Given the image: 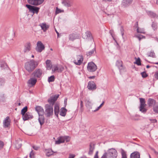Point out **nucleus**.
<instances>
[{"mask_svg":"<svg viewBox=\"0 0 158 158\" xmlns=\"http://www.w3.org/2000/svg\"><path fill=\"white\" fill-rule=\"evenodd\" d=\"M94 52H96L95 48H93L91 51L87 52L86 55L88 56H91L94 54Z\"/></svg>","mask_w":158,"mask_h":158,"instance_id":"obj_35","label":"nucleus"},{"mask_svg":"<svg viewBox=\"0 0 158 158\" xmlns=\"http://www.w3.org/2000/svg\"><path fill=\"white\" fill-rule=\"evenodd\" d=\"M62 3L65 6L67 7H71L72 4L71 0H63Z\"/></svg>","mask_w":158,"mask_h":158,"instance_id":"obj_18","label":"nucleus"},{"mask_svg":"<svg viewBox=\"0 0 158 158\" xmlns=\"http://www.w3.org/2000/svg\"><path fill=\"white\" fill-rule=\"evenodd\" d=\"M59 96V94H56L50 97L48 100V102L49 103V104L53 106Z\"/></svg>","mask_w":158,"mask_h":158,"instance_id":"obj_7","label":"nucleus"},{"mask_svg":"<svg viewBox=\"0 0 158 158\" xmlns=\"http://www.w3.org/2000/svg\"><path fill=\"white\" fill-rule=\"evenodd\" d=\"M31 49V45L29 43H27L26 46L24 49V52H29Z\"/></svg>","mask_w":158,"mask_h":158,"instance_id":"obj_32","label":"nucleus"},{"mask_svg":"<svg viewBox=\"0 0 158 158\" xmlns=\"http://www.w3.org/2000/svg\"><path fill=\"white\" fill-rule=\"evenodd\" d=\"M37 80L36 78L33 77L31 78L28 81L27 83L29 86L32 87L34 86L36 83Z\"/></svg>","mask_w":158,"mask_h":158,"instance_id":"obj_15","label":"nucleus"},{"mask_svg":"<svg viewBox=\"0 0 158 158\" xmlns=\"http://www.w3.org/2000/svg\"><path fill=\"white\" fill-rule=\"evenodd\" d=\"M94 149V144L92 143H90L89 145V150L88 154L91 155L93 154V150Z\"/></svg>","mask_w":158,"mask_h":158,"instance_id":"obj_26","label":"nucleus"},{"mask_svg":"<svg viewBox=\"0 0 158 158\" xmlns=\"http://www.w3.org/2000/svg\"><path fill=\"white\" fill-rule=\"evenodd\" d=\"M150 120L151 121V122L152 123H156L157 122V120L156 119H150Z\"/></svg>","mask_w":158,"mask_h":158,"instance_id":"obj_56","label":"nucleus"},{"mask_svg":"<svg viewBox=\"0 0 158 158\" xmlns=\"http://www.w3.org/2000/svg\"><path fill=\"white\" fill-rule=\"evenodd\" d=\"M33 116L31 113L29 112H27L23 116V120L26 121L29 119H31Z\"/></svg>","mask_w":158,"mask_h":158,"instance_id":"obj_16","label":"nucleus"},{"mask_svg":"<svg viewBox=\"0 0 158 158\" xmlns=\"http://www.w3.org/2000/svg\"><path fill=\"white\" fill-rule=\"evenodd\" d=\"M27 110V106H25L21 110V114H22V116L26 113Z\"/></svg>","mask_w":158,"mask_h":158,"instance_id":"obj_36","label":"nucleus"},{"mask_svg":"<svg viewBox=\"0 0 158 158\" xmlns=\"http://www.w3.org/2000/svg\"><path fill=\"white\" fill-rule=\"evenodd\" d=\"M68 137L60 136L58 138V140L55 141V144H59L61 143H64V142L65 139H66Z\"/></svg>","mask_w":158,"mask_h":158,"instance_id":"obj_20","label":"nucleus"},{"mask_svg":"<svg viewBox=\"0 0 158 158\" xmlns=\"http://www.w3.org/2000/svg\"><path fill=\"white\" fill-rule=\"evenodd\" d=\"M39 26L41 27V29L43 30L44 32H45L49 27V26L45 23H40Z\"/></svg>","mask_w":158,"mask_h":158,"instance_id":"obj_22","label":"nucleus"},{"mask_svg":"<svg viewBox=\"0 0 158 158\" xmlns=\"http://www.w3.org/2000/svg\"><path fill=\"white\" fill-rule=\"evenodd\" d=\"M104 102L103 101V102L101 104L100 106L101 107H102V106L104 105Z\"/></svg>","mask_w":158,"mask_h":158,"instance_id":"obj_63","label":"nucleus"},{"mask_svg":"<svg viewBox=\"0 0 158 158\" xmlns=\"http://www.w3.org/2000/svg\"><path fill=\"white\" fill-rule=\"evenodd\" d=\"M136 27H138V22H136L135 25L136 26Z\"/></svg>","mask_w":158,"mask_h":158,"instance_id":"obj_64","label":"nucleus"},{"mask_svg":"<svg viewBox=\"0 0 158 158\" xmlns=\"http://www.w3.org/2000/svg\"><path fill=\"white\" fill-rule=\"evenodd\" d=\"M4 145V143L1 141H0V150H1L3 147Z\"/></svg>","mask_w":158,"mask_h":158,"instance_id":"obj_48","label":"nucleus"},{"mask_svg":"<svg viewBox=\"0 0 158 158\" xmlns=\"http://www.w3.org/2000/svg\"><path fill=\"white\" fill-rule=\"evenodd\" d=\"M75 155L74 154H69V158H74Z\"/></svg>","mask_w":158,"mask_h":158,"instance_id":"obj_53","label":"nucleus"},{"mask_svg":"<svg viewBox=\"0 0 158 158\" xmlns=\"http://www.w3.org/2000/svg\"><path fill=\"white\" fill-rule=\"evenodd\" d=\"M135 64H136L138 65H141L140 59L139 58H138L136 60V61L134 63Z\"/></svg>","mask_w":158,"mask_h":158,"instance_id":"obj_42","label":"nucleus"},{"mask_svg":"<svg viewBox=\"0 0 158 158\" xmlns=\"http://www.w3.org/2000/svg\"><path fill=\"white\" fill-rule=\"evenodd\" d=\"M152 26L154 30H155V29H156V24L154 23H152Z\"/></svg>","mask_w":158,"mask_h":158,"instance_id":"obj_50","label":"nucleus"},{"mask_svg":"<svg viewBox=\"0 0 158 158\" xmlns=\"http://www.w3.org/2000/svg\"><path fill=\"white\" fill-rule=\"evenodd\" d=\"M83 58L81 55L77 56L74 57L73 61V63L76 65H80L82 63Z\"/></svg>","mask_w":158,"mask_h":158,"instance_id":"obj_6","label":"nucleus"},{"mask_svg":"<svg viewBox=\"0 0 158 158\" xmlns=\"http://www.w3.org/2000/svg\"><path fill=\"white\" fill-rule=\"evenodd\" d=\"M101 107H102L100 106H99L98 107H97V108L94 111V112H95V111H96L98 110Z\"/></svg>","mask_w":158,"mask_h":158,"instance_id":"obj_60","label":"nucleus"},{"mask_svg":"<svg viewBox=\"0 0 158 158\" xmlns=\"http://www.w3.org/2000/svg\"><path fill=\"white\" fill-rule=\"evenodd\" d=\"M136 37L139 39V41H140L142 39L145 38V37L144 36L141 35H137L136 36Z\"/></svg>","mask_w":158,"mask_h":158,"instance_id":"obj_44","label":"nucleus"},{"mask_svg":"<svg viewBox=\"0 0 158 158\" xmlns=\"http://www.w3.org/2000/svg\"><path fill=\"white\" fill-rule=\"evenodd\" d=\"M61 12V10L60 9H59L58 8V7H56V14H58Z\"/></svg>","mask_w":158,"mask_h":158,"instance_id":"obj_52","label":"nucleus"},{"mask_svg":"<svg viewBox=\"0 0 158 158\" xmlns=\"http://www.w3.org/2000/svg\"><path fill=\"white\" fill-rule=\"evenodd\" d=\"M67 111V110L65 108L62 107L60 109V114L62 116H65L66 114Z\"/></svg>","mask_w":158,"mask_h":158,"instance_id":"obj_27","label":"nucleus"},{"mask_svg":"<svg viewBox=\"0 0 158 158\" xmlns=\"http://www.w3.org/2000/svg\"><path fill=\"white\" fill-rule=\"evenodd\" d=\"M52 72L55 73L56 72H61L64 69V68L61 66H58L57 65L55 64L52 65Z\"/></svg>","mask_w":158,"mask_h":158,"instance_id":"obj_9","label":"nucleus"},{"mask_svg":"<svg viewBox=\"0 0 158 158\" xmlns=\"http://www.w3.org/2000/svg\"><path fill=\"white\" fill-rule=\"evenodd\" d=\"M7 65L5 62L4 61H0V67L2 69H4L6 68Z\"/></svg>","mask_w":158,"mask_h":158,"instance_id":"obj_34","label":"nucleus"},{"mask_svg":"<svg viewBox=\"0 0 158 158\" xmlns=\"http://www.w3.org/2000/svg\"><path fill=\"white\" fill-rule=\"evenodd\" d=\"M120 31H121L122 35L123 37V36L124 33V32H123L124 30L122 27H121L120 28Z\"/></svg>","mask_w":158,"mask_h":158,"instance_id":"obj_49","label":"nucleus"},{"mask_svg":"<svg viewBox=\"0 0 158 158\" xmlns=\"http://www.w3.org/2000/svg\"><path fill=\"white\" fill-rule=\"evenodd\" d=\"M45 152L46 156L48 157L53 155V152L51 149L46 150Z\"/></svg>","mask_w":158,"mask_h":158,"instance_id":"obj_33","label":"nucleus"},{"mask_svg":"<svg viewBox=\"0 0 158 158\" xmlns=\"http://www.w3.org/2000/svg\"><path fill=\"white\" fill-rule=\"evenodd\" d=\"M34 154L33 152V151L32 150L30 153L29 157L30 158H34Z\"/></svg>","mask_w":158,"mask_h":158,"instance_id":"obj_45","label":"nucleus"},{"mask_svg":"<svg viewBox=\"0 0 158 158\" xmlns=\"http://www.w3.org/2000/svg\"><path fill=\"white\" fill-rule=\"evenodd\" d=\"M153 109L155 113H158V102L153 106Z\"/></svg>","mask_w":158,"mask_h":158,"instance_id":"obj_37","label":"nucleus"},{"mask_svg":"<svg viewBox=\"0 0 158 158\" xmlns=\"http://www.w3.org/2000/svg\"><path fill=\"white\" fill-rule=\"evenodd\" d=\"M45 114L47 117H49L53 114V107L49 104H46L45 106Z\"/></svg>","mask_w":158,"mask_h":158,"instance_id":"obj_3","label":"nucleus"},{"mask_svg":"<svg viewBox=\"0 0 158 158\" xmlns=\"http://www.w3.org/2000/svg\"><path fill=\"white\" fill-rule=\"evenodd\" d=\"M44 48L45 47L41 41H38L37 42L35 49L37 52H40L44 49Z\"/></svg>","mask_w":158,"mask_h":158,"instance_id":"obj_12","label":"nucleus"},{"mask_svg":"<svg viewBox=\"0 0 158 158\" xmlns=\"http://www.w3.org/2000/svg\"><path fill=\"white\" fill-rule=\"evenodd\" d=\"M80 106H81V108H82L83 106V102L81 100V101Z\"/></svg>","mask_w":158,"mask_h":158,"instance_id":"obj_57","label":"nucleus"},{"mask_svg":"<svg viewBox=\"0 0 158 158\" xmlns=\"http://www.w3.org/2000/svg\"><path fill=\"white\" fill-rule=\"evenodd\" d=\"M102 1L105 2H110L112 1V0H102Z\"/></svg>","mask_w":158,"mask_h":158,"instance_id":"obj_62","label":"nucleus"},{"mask_svg":"<svg viewBox=\"0 0 158 158\" xmlns=\"http://www.w3.org/2000/svg\"><path fill=\"white\" fill-rule=\"evenodd\" d=\"M117 151L112 148L108 150L107 152L105 153L101 158H116L117 156Z\"/></svg>","mask_w":158,"mask_h":158,"instance_id":"obj_2","label":"nucleus"},{"mask_svg":"<svg viewBox=\"0 0 158 158\" xmlns=\"http://www.w3.org/2000/svg\"><path fill=\"white\" fill-rule=\"evenodd\" d=\"M11 120L8 116L6 117L3 121V126L4 128L9 127L10 125Z\"/></svg>","mask_w":158,"mask_h":158,"instance_id":"obj_13","label":"nucleus"},{"mask_svg":"<svg viewBox=\"0 0 158 158\" xmlns=\"http://www.w3.org/2000/svg\"><path fill=\"white\" fill-rule=\"evenodd\" d=\"M97 68V66L94 62H91L88 63L87 69L90 72L95 71Z\"/></svg>","mask_w":158,"mask_h":158,"instance_id":"obj_10","label":"nucleus"},{"mask_svg":"<svg viewBox=\"0 0 158 158\" xmlns=\"http://www.w3.org/2000/svg\"><path fill=\"white\" fill-rule=\"evenodd\" d=\"M98 152L97 151L94 156V158H98Z\"/></svg>","mask_w":158,"mask_h":158,"instance_id":"obj_55","label":"nucleus"},{"mask_svg":"<svg viewBox=\"0 0 158 158\" xmlns=\"http://www.w3.org/2000/svg\"><path fill=\"white\" fill-rule=\"evenodd\" d=\"M55 80V77L54 75H52L50 77H49L48 78V81L49 82H53Z\"/></svg>","mask_w":158,"mask_h":158,"instance_id":"obj_39","label":"nucleus"},{"mask_svg":"<svg viewBox=\"0 0 158 158\" xmlns=\"http://www.w3.org/2000/svg\"><path fill=\"white\" fill-rule=\"evenodd\" d=\"M133 1V0H123L122 5L125 7H127Z\"/></svg>","mask_w":158,"mask_h":158,"instance_id":"obj_21","label":"nucleus"},{"mask_svg":"<svg viewBox=\"0 0 158 158\" xmlns=\"http://www.w3.org/2000/svg\"><path fill=\"white\" fill-rule=\"evenodd\" d=\"M154 76L156 79H158V71L156 72Z\"/></svg>","mask_w":158,"mask_h":158,"instance_id":"obj_51","label":"nucleus"},{"mask_svg":"<svg viewBox=\"0 0 158 158\" xmlns=\"http://www.w3.org/2000/svg\"><path fill=\"white\" fill-rule=\"evenodd\" d=\"M64 137H68L65 139V140H66V142H69L70 140V139L69 138V137L68 136H64Z\"/></svg>","mask_w":158,"mask_h":158,"instance_id":"obj_58","label":"nucleus"},{"mask_svg":"<svg viewBox=\"0 0 158 158\" xmlns=\"http://www.w3.org/2000/svg\"><path fill=\"white\" fill-rule=\"evenodd\" d=\"M116 64L119 69L120 71L123 69V67L122 61L119 60L117 61Z\"/></svg>","mask_w":158,"mask_h":158,"instance_id":"obj_25","label":"nucleus"},{"mask_svg":"<svg viewBox=\"0 0 158 158\" xmlns=\"http://www.w3.org/2000/svg\"><path fill=\"white\" fill-rule=\"evenodd\" d=\"M39 63L34 60H31L25 63L24 67L26 70L29 73L32 72L37 66Z\"/></svg>","mask_w":158,"mask_h":158,"instance_id":"obj_1","label":"nucleus"},{"mask_svg":"<svg viewBox=\"0 0 158 158\" xmlns=\"http://www.w3.org/2000/svg\"><path fill=\"white\" fill-rule=\"evenodd\" d=\"M141 75H142V77L143 78H145L148 76L147 73L145 72L141 73Z\"/></svg>","mask_w":158,"mask_h":158,"instance_id":"obj_47","label":"nucleus"},{"mask_svg":"<svg viewBox=\"0 0 158 158\" xmlns=\"http://www.w3.org/2000/svg\"><path fill=\"white\" fill-rule=\"evenodd\" d=\"M35 110L38 112L39 115H43L44 113L43 108L39 106H36L35 107Z\"/></svg>","mask_w":158,"mask_h":158,"instance_id":"obj_19","label":"nucleus"},{"mask_svg":"<svg viewBox=\"0 0 158 158\" xmlns=\"http://www.w3.org/2000/svg\"><path fill=\"white\" fill-rule=\"evenodd\" d=\"M32 148L35 150H38L39 148L38 147L35 146H32Z\"/></svg>","mask_w":158,"mask_h":158,"instance_id":"obj_54","label":"nucleus"},{"mask_svg":"<svg viewBox=\"0 0 158 158\" xmlns=\"http://www.w3.org/2000/svg\"><path fill=\"white\" fill-rule=\"evenodd\" d=\"M44 1V0H27L29 4L36 6L41 4Z\"/></svg>","mask_w":158,"mask_h":158,"instance_id":"obj_11","label":"nucleus"},{"mask_svg":"<svg viewBox=\"0 0 158 158\" xmlns=\"http://www.w3.org/2000/svg\"><path fill=\"white\" fill-rule=\"evenodd\" d=\"M26 6L29 9V11L33 13L37 14L39 12L40 8L30 5L26 4Z\"/></svg>","mask_w":158,"mask_h":158,"instance_id":"obj_8","label":"nucleus"},{"mask_svg":"<svg viewBox=\"0 0 158 158\" xmlns=\"http://www.w3.org/2000/svg\"><path fill=\"white\" fill-rule=\"evenodd\" d=\"M101 107H102L100 106H99L98 107H97V108L94 111V112H95V111H96L98 110Z\"/></svg>","mask_w":158,"mask_h":158,"instance_id":"obj_59","label":"nucleus"},{"mask_svg":"<svg viewBox=\"0 0 158 158\" xmlns=\"http://www.w3.org/2000/svg\"><path fill=\"white\" fill-rule=\"evenodd\" d=\"M38 121L41 126L44 124V117L43 115H39Z\"/></svg>","mask_w":158,"mask_h":158,"instance_id":"obj_24","label":"nucleus"},{"mask_svg":"<svg viewBox=\"0 0 158 158\" xmlns=\"http://www.w3.org/2000/svg\"><path fill=\"white\" fill-rule=\"evenodd\" d=\"M147 13L148 15L151 18H154L157 17V16L156 14L151 11H147Z\"/></svg>","mask_w":158,"mask_h":158,"instance_id":"obj_29","label":"nucleus"},{"mask_svg":"<svg viewBox=\"0 0 158 158\" xmlns=\"http://www.w3.org/2000/svg\"><path fill=\"white\" fill-rule=\"evenodd\" d=\"M147 55L149 56L152 57H155V53L153 51H151L149 52H148Z\"/></svg>","mask_w":158,"mask_h":158,"instance_id":"obj_38","label":"nucleus"},{"mask_svg":"<svg viewBox=\"0 0 158 158\" xmlns=\"http://www.w3.org/2000/svg\"><path fill=\"white\" fill-rule=\"evenodd\" d=\"M43 73L42 70L40 69H35L32 73V76L35 78H40Z\"/></svg>","mask_w":158,"mask_h":158,"instance_id":"obj_5","label":"nucleus"},{"mask_svg":"<svg viewBox=\"0 0 158 158\" xmlns=\"http://www.w3.org/2000/svg\"><path fill=\"white\" fill-rule=\"evenodd\" d=\"M54 110L55 115L57 116L59 111V107L57 104L55 105Z\"/></svg>","mask_w":158,"mask_h":158,"instance_id":"obj_30","label":"nucleus"},{"mask_svg":"<svg viewBox=\"0 0 158 158\" xmlns=\"http://www.w3.org/2000/svg\"><path fill=\"white\" fill-rule=\"evenodd\" d=\"M137 28V31L138 33H144L145 32L143 30H142L141 29H139V27H136Z\"/></svg>","mask_w":158,"mask_h":158,"instance_id":"obj_40","label":"nucleus"},{"mask_svg":"<svg viewBox=\"0 0 158 158\" xmlns=\"http://www.w3.org/2000/svg\"><path fill=\"white\" fill-rule=\"evenodd\" d=\"M95 77L94 76H90L89 77V78L90 79H94Z\"/></svg>","mask_w":158,"mask_h":158,"instance_id":"obj_61","label":"nucleus"},{"mask_svg":"<svg viewBox=\"0 0 158 158\" xmlns=\"http://www.w3.org/2000/svg\"><path fill=\"white\" fill-rule=\"evenodd\" d=\"M86 36V38L88 37H90L91 36V32L89 31H86L85 33Z\"/></svg>","mask_w":158,"mask_h":158,"instance_id":"obj_46","label":"nucleus"},{"mask_svg":"<svg viewBox=\"0 0 158 158\" xmlns=\"http://www.w3.org/2000/svg\"><path fill=\"white\" fill-rule=\"evenodd\" d=\"M4 80L3 78H0V86L3 85L4 84Z\"/></svg>","mask_w":158,"mask_h":158,"instance_id":"obj_43","label":"nucleus"},{"mask_svg":"<svg viewBox=\"0 0 158 158\" xmlns=\"http://www.w3.org/2000/svg\"><path fill=\"white\" fill-rule=\"evenodd\" d=\"M87 88L89 90L93 91L96 89V85L94 82L90 81L88 83Z\"/></svg>","mask_w":158,"mask_h":158,"instance_id":"obj_14","label":"nucleus"},{"mask_svg":"<svg viewBox=\"0 0 158 158\" xmlns=\"http://www.w3.org/2000/svg\"><path fill=\"white\" fill-rule=\"evenodd\" d=\"M78 36L76 34H72L69 35V38L70 40L73 41L78 38Z\"/></svg>","mask_w":158,"mask_h":158,"instance_id":"obj_31","label":"nucleus"},{"mask_svg":"<svg viewBox=\"0 0 158 158\" xmlns=\"http://www.w3.org/2000/svg\"><path fill=\"white\" fill-rule=\"evenodd\" d=\"M122 155V158H127L126 152L123 150H122L121 152Z\"/></svg>","mask_w":158,"mask_h":158,"instance_id":"obj_41","label":"nucleus"},{"mask_svg":"<svg viewBox=\"0 0 158 158\" xmlns=\"http://www.w3.org/2000/svg\"><path fill=\"white\" fill-rule=\"evenodd\" d=\"M140 105L139 107V111L142 113H145L147 110L145 107L146 105L145 104V101L144 98H139Z\"/></svg>","mask_w":158,"mask_h":158,"instance_id":"obj_4","label":"nucleus"},{"mask_svg":"<svg viewBox=\"0 0 158 158\" xmlns=\"http://www.w3.org/2000/svg\"><path fill=\"white\" fill-rule=\"evenodd\" d=\"M157 103L156 100L152 98H149L147 102V104L149 107L154 106Z\"/></svg>","mask_w":158,"mask_h":158,"instance_id":"obj_17","label":"nucleus"},{"mask_svg":"<svg viewBox=\"0 0 158 158\" xmlns=\"http://www.w3.org/2000/svg\"><path fill=\"white\" fill-rule=\"evenodd\" d=\"M140 153L137 152H135L131 155V158H140Z\"/></svg>","mask_w":158,"mask_h":158,"instance_id":"obj_23","label":"nucleus"},{"mask_svg":"<svg viewBox=\"0 0 158 158\" xmlns=\"http://www.w3.org/2000/svg\"><path fill=\"white\" fill-rule=\"evenodd\" d=\"M46 68L48 70H50L52 66L51 63V61L50 60H48L46 61Z\"/></svg>","mask_w":158,"mask_h":158,"instance_id":"obj_28","label":"nucleus"}]
</instances>
